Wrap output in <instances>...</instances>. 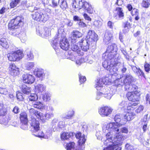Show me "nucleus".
<instances>
[{
	"label": "nucleus",
	"mask_w": 150,
	"mask_h": 150,
	"mask_svg": "<svg viewBox=\"0 0 150 150\" xmlns=\"http://www.w3.org/2000/svg\"><path fill=\"white\" fill-rule=\"evenodd\" d=\"M127 121V120L124 118L121 119L118 123L112 122L103 125V131L106 134V139L105 143L110 145L114 143L121 146L124 140L127 138V136L121 133L118 127L125 125Z\"/></svg>",
	"instance_id": "1"
},
{
	"label": "nucleus",
	"mask_w": 150,
	"mask_h": 150,
	"mask_svg": "<svg viewBox=\"0 0 150 150\" xmlns=\"http://www.w3.org/2000/svg\"><path fill=\"white\" fill-rule=\"evenodd\" d=\"M120 58V57L118 59L116 58H112L110 62L106 61L103 62V67L111 73L112 78L117 75V73L119 70H121L122 73H125L126 71V66L124 63L121 64L118 61Z\"/></svg>",
	"instance_id": "2"
},
{
	"label": "nucleus",
	"mask_w": 150,
	"mask_h": 150,
	"mask_svg": "<svg viewBox=\"0 0 150 150\" xmlns=\"http://www.w3.org/2000/svg\"><path fill=\"white\" fill-rule=\"evenodd\" d=\"M117 50V47L115 44L112 43L109 45L106 52L102 55V58L104 61H106L110 62L112 58H116L118 59L120 57L119 54L116 53Z\"/></svg>",
	"instance_id": "3"
},
{
	"label": "nucleus",
	"mask_w": 150,
	"mask_h": 150,
	"mask_svg": "<svg viewBox=\"0 0 150 150\" xmlns=\"http://www.w3.org/2000/svg\"><path fill=\"white\" fill-rule=\"evenodd\" d=\"M76 8H78L79 12H84L86 10L89 13L92 14L95 12L91 5L86 1L81 0H76Z\"/></svg>",
	"instance_id": "4"
},
{
	"label": "nucleus",
	"mask_w": 150,
	"mask_h": 150,
	"mask_svg": "<svg viewBox=\"0 0 150 150\" xmlns=\"http://www.w3.org/2000/svg\"><path fill=\"white\" fill-rule=\"evenodd\" d=\"M76 43L77 45H76V53L78 56H82L83 55V52L81 51L79 48V46L81 47V49L84 51H87L88 49L89 45V42L90 41L86 39H81L76 40Z\"/></svg>",
	"instance_id": "5"
},
{
	"label": "nucleus",
	"mask_w": 150,
	"mask_h": 150,
	"mask_svg": "<svg viewBox=\"0 0 150 150\" xmlns=\"http://www.w3.org/2000/svg\"><path fill=\"white\" fill-rule=\"evenodd\" d=\"M31 16L34 20L40 22L45 23L48 19L47 14L44 13L42 10L37 7H34Z\"/></svg>",
	"instance_id": "6"
},
{
	"label": "nucleus",
	"mask_w": 150,
	"mask_h": 150,
	"mask_svg": "<svg viewBox=\"0 0 150 150\" xmlns=\"http://www.w3.org/2000/svg\"><path fill=\"white\" fill-rule=\"evenodd\" d=\"M76 138L77 140V146L76 150H84V144L86 140L85 135L79 132L76 134Z\"/></svg>",
	"instance_id": "7"
},
{
	"label": "nucleus",
	"mask_w": 150,
	"mask_h": 150,
	"mask_svg": "<svg viewBox=\"0 0 150 150\" xmlns=\"http://www.w3.org/2000/svg\"><path fill=\"white\" fill-rule=\"evenodd\" d=\"M23 18L21 16H17L11 20L8 24V28L11 30L16 29L23 23Z\"/></svg>",
	"instance_id": "8"
},
{
	"label": "nucleus",
	"mask_w": 150,
	"mask_h": 150,
	"mask_svg": "<svg viewBox=\"0 0 150 150\" xmlns=\"http://www.w3.org/2000/svg\"><path fill=\"white\" fill-rule=\"evenodd\" d=\"M23 56V52L19 50L11 52L7 54L8 60L11 61L13 62L20 60Z\"/></svg>",
	"instance_id": "9"
},
{
	"label": "nucleus",
	"mask_w": 150,
	"mask_h": 150,
	"mask_svg": "<svg viewBox=\"0 0 150 150\" xmlns=\"http://www.w3.org/2000/svg\"><path fill=\"white\" fill-rule=\"evenodd\" d=\"M51 29L45 27L37 30L36 33L39 35L44 38H46L51 35Z\"/></svg>",
	"instance_id": "10"
},
{
	"label": "nucleus",
	"mask_w": 150,
	"mask_h": 150,
	"mask_svg": "<svg viewBox=\"0 0 150 150\" xmlns=\"http://www.w3.org/2000/svg\"><path fill=\"white\" fill-rule=\"evenodd\" d=\"M75 32L73 31L71 37V49L73 52H71L69 58L71 60L74 61L75 60V56H74V50L75 49Z\"/></svg>",
	"instance_id": "11"
},
{
	"label": "nucleus",
	"mask_w": 150,
	"mask_h": 150,
	"mask_svg": "<svg viewBox=\"0 0 150 150\" xmlns=\"http://www.w3.org/2000/svg\"><path fill=\"white\" fill-rule=\"evenodd\" d=\"M31 131L33 133L38 132L40 129L39 122L34 118L31 117L30 121Z\"/></svg>",
	"instance_id": "12"
},
{
	"label": "nucleus",
	"mask_w": 150,
	"mask_h": 150,
	"mask_svg": "<svg viewBox=\"0 0 150 150\" xmlns=\"http://www.w3.org/2000/svg\"><path fill=\"white\" fill-rule=\"evenodd\" d=\"M112 111V109L110 107L104 106L100 108L99 110V113L103 117L108 116Z\"/></svg>",
	"instance_id": "13"
},
{
	"label": "nucleus",
	"mask_w": 150,
	"mask_h": 150,
	"mask_svg": "<svg viewBox=\"0 0 150 150\" xmlns=\"http://www.w3.org/2000/svg\"><path fill=\"white\" fill-rule=\"evenodd\" d=\"M126 96L129 100L133 102H137L139 100V94L138 93H136L134 92H128Z\"/></svg>",
	"instance_id": "14"
},
{
	"label": "nucleus",
	"mask_w": 150,
	"mask_h": 150,
	"mask_svg": "<svg viewBox=\"0 0 150 150\" xmlns=\"http://www.w3.org/2000/svg\"><path fill=\"white\" fill-rule=\"evenodd\" d=\"M23 81L24 83L31 84L35 81L34 77L28 74H24L23 75Z\"/></svg>",
	"instance_id": "15"
},
{
	"label": "nucleus",
	"mask_w": 150,
	"mask_h": 150,
	"mask_svg": "<svg viewBox=\"0 0 150 150\" xmlns=\"http://www.w3.org/2000/svg\"><path fill=\"white\" fill-rule=\"evenodd\" d=\"M98 35L93 31L89 30L86 36L87 39L90 41H96L98 40Z\"/></svg>",
	"instance_id": "16"
},
{
	"label": "nucleus",
	"mask_w": 150,
	"mask_h": 150,
	"mask_svg": "<svg viewBox=\"0 0 150 150\" xmlns=\"http://www.w3.org/2000/svg\"><path fill=\"white\" fill-rule=\"evenodd\" d=\"M61 138L62 140H70V139H74V137L73 132H64L61 134Z\"/></svg>",
	"instance_id": "17"
},
{
	"label": "nucleus",
	"mask_w": 150,
	"mask_h": 150,
	"mask_svg": "<svg viewBox=\"0 0 150 150\" xmlns=\"http://www.w3.org/2000/svg\"><path fill=\"white\" fill-rule=\"evenodd\" d=\"M59 46L62 49L66 51L69 49V45L67 39L64 38L63 39L60 40Z\"/></svg>",
	"instance_id": "18"
},
{
	"label": "nucleus",
	"mask_w": 150,
	"mask_h": 150,
	"mask_svg": "<svg viewBox=\"0 0 150 150\" xmlns=\"http://www.w3.org/2000/svg\"><path fill=\"white\" fill-rule=\"evenodd\" d=\"M105 141L104 142V144L108 146L105 148L103 150H121V147L120 146L113 143L111 145H109L105 143Z\"/></svg>",
	"instance_id": "19"
},
{
	"label": "nucleus",
	"mask_w": 150,
	"mask_h": 150,
	"mask_svg": "<svg viewBox=\"0 0 150 150\" xmlns=\"http://www.w3.org/2000/svg\"><path fill=\"white\" fill-rule=\"evenodd\" d=\"M112 38V32L109 31H107L105 34L103 38V41L105 44H108L111 42V40Z\"/></svg>",
	"instance_id": "20"
},
{
	"label": "nucleus",
	"mask_w": 150,
	"mask_h": 150,
	"mask_svg": "<svg viewBox=\"0 0 150 150\" xmlns=\"http://www.w3.org/2000/svg\"><path fill=\"white\" fill-rule=\"evenodd\" d=\"M53 116V114L52 113H46L44 115L41 113L39 118L42 122H45L46 120H48Z\"/></svg>",
	"instance_id": "21"
},
{
	"label": "nucleus",
	"mask_w": 150,
	"mask_h": 150,
	"mask_svg": "<svg viewBox=\"0 0 150 150\" xmlns=\"http://www.w3.org/2000/svg\"><path fill=\"white\" fill-rule=\"evenodd\" d=\"M35 91L36 93H42L46 90V86L42 84H38L35 86Z\"/></svg>",
	"instance_id": "22"
},
{
	"label": "nucleus",
	"mask_w": 150,
	"mask_h": 150,
	"mask_svg": "<svg viewBox=\"0 0 150 150\" xmlns=\"http://www.w3.org/2000/svg\"><path fill=\"white\" fill-rule=\"evenodd\" d=\"M125 79H123L125 86L130 84L134 81L133 77L130 75L127 74L125 75Z\"/></svg>",
	"instance_id": "23"
},
{
	"label": "nucleus",
	"mask_w": 150,
	"mask_h": 150,
	"mask_svg": "<svg viewBox=\"0 0 150 150\" xmlns=\"http://www.w3.org/2000/svg\"><path fill=\"white\" fill-rule=\"evenodd\" d=\"M103 94L105 98L109 100L111 99L112 96L111 93L110 91L108 90V88L103 89Z\"/></svg>",
	"instance_id": "24"
},
{
	"label": "nucleus",
	"mask_w": 150,
	"mask_h": 150,
	"mask_svg": "<svg viewBox=\"0 0 150 150\" xmlns=\"http://www.w3.org/2000/svg\"><path fill=\"white\" fill-rule=\"evenodd\" d=\"M0 45L4 48L7 49L9 46L7 40L4 38H2L0 39Z\"/></svg>",
	"instance_id": "25"
},
{
	"label": "nucleus",
	"mask_w": 150,
	"mask_h": 150,
	"mask_svg": "<svg viewBox=\"0 0 150 150\" xmlns=\"http://www.w3.org/2000/svg\"><path fill=\"white\" fill-rule=\"evenodd\" d=\"M20 119L22 123H28V120L26 112H23L21 113Z\"/></svg>",
	"instance_id": "26"
},
{
	"label": "nucleus",
	"mask_w": 150,
	"mask_h": 150,
	"mask_svg": "<svg viewBox=\"0 0 150 150\" xmlns=\"http://www.w3.org/2000/svg\"><path fill=\"white\" fill-rule=\"evenodd\" d=\"M77 21L76 24L80 28H84L86 26V24L82 21L80 18L76 16V21Z\"/></svg>",
	"instance_id": "27"
},
{
	"label": "nucleus",
	"mask_w": 150,
	"mask_h": 150,
	"mask_svg": "<svg viewBox=\"0 0 150 150\" xmlns=\"http://www.w3.org/2000/svg\"><path fill=\"white\" fill-rule=\"evenodd\" d=\"M125 88L126 90L130 91V92L136 93L137 87L135 85H132L131 84L128 86H125Z\"/></svg>",
	"instance_id": "28"
},
{
	"label": "nucleus",
	"mask_w": 150,
	"mask_h": 150,
	"mask_svg": "<svg viewBox=\"0 0 150 150\" xmlns=\"http://www.w3.org/2000/svg\"><path fill=\"white\" fill-rule=\"evenodd\" d=\"M34 74L38 77L43 78L45 76V74L43 70L37 69L35 70Z\"/></svg>",
	"instance_id": "29"
},
{
	"label": "nucleus",
	"mask_w": 150,
	"mask_h": 150,
	"mask_svg": "<svg viewBox=\"0 0 150 150\" xmlns=\"http://www.w3.org/2000/svg\"><path fill=\"white\" fill-rule=\"evenodd\" d=\"M115 11L118 16L119 18L121 19H123L124 17V13L123 9L120 7H117L116 8Z\"/></svg>",
	"instance_id": "30"
},
{
	"label": "nucleus",
	"mask_w": 150,
	"mask_h": 150,
	"mask_svg": "<svg viewBox=\"0 0 150 150\" xmlns=\"http://www.w3.org/2000/svg\"><path fill=\"white\" fill-rule=\"evenodd\" d=\"M135 113L132 112H128L125 115L124 118L127 121H130L134 118Z\"/></svg>",
	"instance_id": "31"
},
{
	"label": "nucleus",
	"mask_w": 150,
	"mask_h": 150,
	"mask_svg": "<svg viewBox=\"0 0 150 150\" xmlns=\"http://www.w3.org/2000/svg\"><path fill=\"white\" fill-rule=\"evenodd\" d=\"M7 110L1 102H0V116H4L6 114Z\"/></svg>",
	"instance_id": "32"
},
{
	"label": "nucleus",
	"mask_w": 150,
	"mask_h": 150,
	"mask_svg": "<svg viewBox=\"0 0 150 150\" xmlns=\"http://www.w3.org/2000/svg\"><path fill=\"white\" fill-rule=\"evenodd\" d=\"M32 106L34 108L41 109L43 108V104L40 102H34L32 103Z\"/></svg>",
	"instance_id": "33"
},
{
	"label": "nucleus",
	"mask_w": 150,
	"mask_h": 150,
	"mask_svg": "<svg viewBox=\"0 0 150 150\" xmlns=\"http://www.w3.org/2000/svg\"><path fill=\"white\" fill-rule=\"evenodd\" d=\"M29 112L31 115H34L37 117L38 118H39L41 113L35 110L34 109L31 108L29 110Z\"/></svg>",
	"instance_id": "34"
},
{
	"label": "nucleus",
	"mask_w": 150,
	"mask_h": 150,
	"mask_svg": "<svg viewBox=\"0 0 150 150\" xmlns=\"http://www.w3.org/2000/svg\"><path fill=\"white\" fill-rule=\"evenodd\" d=\"M114 81L115 85L117 87H121L124 84L123 79L122 80L121 78L116 79Z\"/></svg>",
	"instance_id": "35"
},
{
	"label": "nucleus",
	"mask_w": 150,
	"mask_h": 150,
	"mask_svg": "<svg viewBox=\"0 0 150 150\" xmlns=\"http://www.w3.org/2000/svg\"><path fill=\"white\" fill-rule=\"evenodd\" d=\"M57 0H47L46 3L53 7H55L57 6Z\"/></svg>",
	"instance_id": "36"
},
{
	"label": "nucleus",
	"mask_w": 150,
	"mask_h": 150,
	"mask_svg": "<svg viewBox=\"0 0 150 150\" xmlns=\"http://www.w3.org/2000/svg\"><path fill=\"white\" fill-rule=\"evenodd\" d=\"M21 89L22 92L25 94H28L31 91L30 88L24 84L22 85Z\"/></svg>",
	"instance_id": "37"
},
{
	"label": "nucleus",
	"mask_w": 150,
	"mask_h": 150,
	"mask_svg": "<svg viewBox=\"0 0 150 150\" xmlns=\"http://www.w3.org/2000/svg\"><path fill=\"white\" fill-rule=\"evenodd\" d=\"M58 4L62 9H65L67 7V2L65 0H59Z\"/></svg>",
	"instance_id": "38"
},
{
	"label": "nucleus",
	"mask_w": 150,
	"mask_h": 150,
	"mask_svg": "<svg viewBox=\"0 0 150 150\" xmlns=\"http://www.w3.org/2000/svg\"><path fill=\"white\" fill-rule=\"evenodd\" d=\"M38 99V97L37 95L35 93L31 94L28 98V100L33 101V102H36Z\"/></svg>",
	"instance_id": "39"
},
{
	"label": "nucleus",
	"mask_w": 150,
	"mask_h": 150,
	"mask_svg": "<svg viewBox=\"0 0 150 150\" xmlns=\"http://www.w3.org/2000/svg\"><path fill=\"white\" fill-rule=\"evenodd\" d=\"M21 41L24 42L26 40V34L24 32H21L19 34V37Z\"/></svg>",
	"instance_id": "40"
},
{
	"label": "nucleus",
	"mask_w": 150,
	"mask_h": 150,
	"mask_svg": "<svg viewBox=\"0 0 150 150\" xmlns=\"http://www.w3.org/2000/svg\"><path fill=\"white\" fill-rule=\"evenodd\" d=\"M111 81L109 77H106L99 79V82H103L104 85H106L110 83Z\"/></svg>",
	"instance_id": "41"
},
{
	"label": "nucleus",
	"mask_w": 150,
	"mask_h": 150,
	"mask_svg": "<svg viewBox=\"0 0 150 150\" xmlns=\"http://www.w3.org/2000/svg\"><path fill=\"white\" fill-rule=\"evenodd\" d=\"M75 143L74 142H70L67 144L66 149L67 150H74Z\"/></svg>",
	"instance_id": "42"
},
{
	"label": "nucleus",
	"mask_w": 150,
	"mask_h": 150,
	"mask_svg": "<svg viewBox=\"0 0 150 150\" xmlns=\"http://www.w3.org/2000/svg\"><path fill=\"white\" fill-rule=\"evenodd\" d=\"M51 96V95L50 93L46 92L43 95L42 99L44 101H48L50 100Z\"/></svg>",
	"instance_id": "43"
},
{
	"label": "nucleus",
	"mask_w": 150,
	"mask_h": 150,
	"mask_svg": "<svg viewBox=\"0 0 150 150\" xmlns=\"http://www.w3.org/2000/svg\"><path fill=\"white\" fill-rule=\"evenodd\" d=\"M11 30L10 32L11 33V34L14 36H16L18 37H19V34L20 33H19L20 30L18 28L16 29H14Z\"/></svg>",
	"instance_id": "44"
},
{
	"label": "nucleus",
	"mask_w": 150,
	"mask_h": 150,
	"mask_svg": "<svg viewBox=\"0 0 150 150\" xmlns=\"http://www.w3.org/2000/svg\"><path fill=\"white\" fill-rule=\"evenodd\" d=\"M74 114V111L73 110H71L69 112L68 114L63 115L62 118L66 119H69Z\"/></svg>",
	"instance_id": "45"
},
{
	"label": "nucleus",
	"mask_w": 150,
	"mask_h": 150,
	"mask_svg": "<svg viewBox=\"0 0 150 150\" xmlns=\"http://www.w3.org/2000/svg\"><path fill=\"white\" fill-rule=\"evenodd\" d=\"M142 5L144 7L148 8L150 6V0H143Z\"/></svg>",
	"instance_id": "46"
},
{
	"label": "nucleus",
	"mask_w": 150,
	"mask_h": 150,
	"mask_svg": "<svg viewBox=\"0 0 150 150\" xmlns=\"http://www.w3.org/2000/svg\"><path fill=\"white\" fill-rule=\"evenodd\" d=\"M20 0H14L12 1L10 3V6L11 8H14L19 3Z\"/></svg>",
	"instance_id": "47"
},
{
	"label": "nucleus",
	"mask_w": 150,
	"mask_h": 150,
	"mask_svg": "<svg viewBox=\"0 0 150 150\" xmlns=\"http://www.w3.org/2000/svg\"><path fill=\"white\" fill-rule=\"evenodd\" d=\"M104 85L103 82H99V80L96 85V88L97 90H100Z\"/></svg>",
	"instance_id": "48"
},
{
	"label": "nucleus",
	"mask_w": 150,
	"mask_h": 150,
	"mask_svg": "<svg viewBox=\"0 0 150 150\" xmlns=\"http://www.w3.org/2000/svg\"><path fill=\"white\" fill-rule=\"evenodd\" d=\"M34 65L33 62L28 63L25 66L26 68L28 70H30L34 68Z\"/></svg>",
	"instance_id": "49"
},
{
	"label": "nucleus",
	"mask_w": 150,
	"mask_h": 150,
	"mask_svg": "<svg viewBox=\"0 0 150 150\" xmlns=\"http://www.w3.org/2000/svg\"><path fill=\"white\" fill-rule=\"evenodd\" d=\"M79 81L81 83H83L86 81V78L85 76L82 75L81 74H79Z\"/></svg>",
	"instance_id": "50"
},
{
	"label": "nucleus",
	"mask_w": 150,
	"mask_h": 150,
	"mask_svg": "<svg viewBox=\"0 0 150 150\" xmlns=\"http://www.w3.org/2000/svg\"><path fill=\"white\" fill-rule=\"evenodd\" d=\"M35 133V134H34L36 137L44 138V133L42 131L39 130L38 132Z\"/></svg>",
	"instance_id": "51"
},
{
	"label": "nucleus",
	"mask_w": 150,
	"mask_h": 150,
	"mask_svg": "<svg viewBox=\"0 0 150 150\" xmlns=\"http://www.w3.org/2000/svg\"><path fill=\"white\" fill-rule=\"evenodd\" d=\"M19 69H14L10 72V74L13 76H15L19 74Z\"/></svg>",
	"instance_id": "52"
},
{
	"label": "nucleus",
	"mask_w": 150,
	"mask_h": 150,
	"mask_svg": "<svg viewBox=\"0 0 150 150\" xmlns=\"http://www.w3.org/2000/svg\"><path fill=\"white\" fill-rule=\"evenodd\" d=\"M9 69L10 72L14 69H16L19 68L17 67L14 63H11L9 65Z\"/></svg>",
	"instance_id": "53"
},
{
	"label": "nucleus",
	"mask_w": 150,
	"mask_h": 150,
	"mask_svg": "<svg viewBox=\"0 0 150 150\" xmlns=\"http://www.w3.org/2000/svg\"><path fill=\"white\" fill-rule=\"evenodd\" d=\"M51 45L54 49L55 50L58 48V42H57V39H55L52 42Z\"/></svg>",
	"instance_id": "54"
},
{
	"label": "nucleus",
	"mask_w": 150,
	"mask_h": 150,
	"mask_svg": "<svg viewBox=\"0 0 150 150\" xmlns=\"http://www.w3.org/2000/svg\"><path fill=\"white\" fill-rule=\"evenodd\" d=\"M145 71L147 72H149L150 71V65L149 64L145 62L144 65Z\"/></svg>",
	"instance_id": "55"
},
{
	"label": "nucleus",
	"mask_w": 150,
	"mask_h": 150,
	"mask_svg": "<svg viewBox=\"0 0 150 150\" xmlns=\"http://www.w3.org/2000/svg\"><path fill=\"white\" fill-rule=\"evenodd\" d=\"M128 102L125 101H122L119 104V106L120 108H124L127 106Z\"/></svg>",
	"instance_id": "56"
},
{
	"label": "nucleus",
	"mask_w": 150,
	"mask_h": 150,
	"mask_svg": "<svg viewBox=\"0 0 150 150\" xmlns=\"http://www.w3.org/2000/svg\"><path fill=\"white\" fill-rule=\"evenodd\" d=\"M93 25L97 27H99L102 25V22L100 21H95L93 23Z\"/></svg>",
	"instance_id": "57"
},
{
	"label": "nucleus",
	"mask_w": 150,
	"mask_h": 150,
	"mask_svg": "<svg viewBox=\"0 0 150 150\" xmlns=\"http://www.w3.org/2000/svg\"><path fill=\"white\" fill-rule=\"evenodd\" d=\"M121 117L122 116L120 114L116 115L114 117V120L115 122H114L118 123V122H119L121 119Z\"/></svg>",
	"instance_id": "58"
},
{
	"label": "nucleus",
	"mask_w": 150,
	"mask_h": 150,
	"mask_svg": "<svg viewBox=\"0 0 150 150\" xmlns=\"http://www.w3.org/2000/svg\"><path fill=\"white\" fill-rule=\"evenodd\" d=\"M82 34L81 33L78 31H76V40L82 39L80 38L82 37Z\"/></svg>",
	"instance_id": "59"
},
{
	"label": "nucleus",
	"mask_w": 150,
	"mask_h": 150,
	"mask_svg": "<svg viewBox=\"0 0 150 150\" xmlns=\"http://www.w3.org/2000/svg\"><path fill=\"white\" fill-rule=\"evenodd\" d=\"M120 131L121 134L123 133L127 134L128 133L129 131L127 128L124 127L121 128Z\"/></svg>",
	"instance_id": "60"
},
{
	"label": "nucleus",
	"mask_w": 150,
	"mask_h": 150,
	"mask_svg": "<svg viewBox=\"0 0 150 150\" xmlns=\"http://www.w3.org/2000/svg\"><path fill=\"white\" fill-rule=\"evenodd\" d=\"M131 13L132 16H136L139 15V11L136 8H133L131 12Z\"/></svg>",
	"instance_id": "61"
},
{
	"label": "nucleus",
	"mask_w": 150,
	"mask_h": 150,
	"mask_svg": "<svg viewBox=\"0 0 150 150\" xmlns=\"http://www.w3.org/2000/svg\"><path fill=\"white\" fill-rule=\"evenodd\" d=\"M135 72H136L138 75L139 74V75L140 76H142L144 78H145V76L143 72L140 68L138 69L137 71Z\"/></svg>",
	"instance_id": "62"
},
{
	"label": "nucleus",
	"mask_w": 150,
	"mask_h": 150,
	"mask_svg": "<svg viewBox=\"0 0 150 150\" xmlns=\"http://www.w3.org/2000/svg\"><path fill=\"white\" fill-rule=\"evenodd\" d=\"M27 59L28 60H31L33 58V55L30 52L27 53Z\"/></svg>",
	"instance_id": "63"
},
{
	"label": "nucleus",
	"mask_w": 150,
	"mask_h": 150,
	"mask_svg": "<svg viewBox=\"0 0 150 150\" xmlns=\"http://www.w3.org/2000/svg\"><path fill=\"white\" fill-rule=\"evenodd\" d=\"M8 91L6 88H2L1 94L6 95L8 93Z\"/></svg>",
	"instance_id": "64"
}]
</instances>
